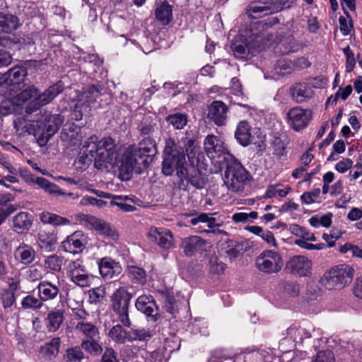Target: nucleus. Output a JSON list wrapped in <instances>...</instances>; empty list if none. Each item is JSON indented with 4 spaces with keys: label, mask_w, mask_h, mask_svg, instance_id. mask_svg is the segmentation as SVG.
Instances as JSON below:
<instances>
[{
    "label": "nucleus",
    "mask_w": 362,
    "mask_h": 362,
    "mask_svg": "<svg viewBox=\"0 0 362 362\" xmlns=\"http://www.w3.org/2000/svg\"><path fill=\"white\" fill-rule=\"evenodd\" d=\"M157 153V147L149 139L141 140L138 145H129L123 152L116 165L123 180H129L133 172L142 173Z\"/></svg>",
    "instance_id": "obj_1"
},
{
    "label": "nucleus",
    "mask_w": 362,
    "mask_h": 362,
    "mask_svg": "<svg viewBox=\"0 0 362 362\" xmlns=\"http://www.w3.org/2000/svg\"><path fill=\"white\" fill-rule=\"evenodd\" d=\"M98 138L93 135L83 146L84 153L90 156L89 160L94 159V165L98 169L115 166L118 162L121 146L112 137H104L97 141Z\"/></svg>",
    "instance_id": "obj_2"
},
{
    "label": "nucleus",
    "mask_w": 362,
    "mask_h": 362,
    "mask_svg": "<svg viewBox=\"0 0 362 362\" xmlns=\"http://www.w3.org/2000/svg\"><path fill=\"white\" fill-rule=\"evenodd\" d=\"M187 166L186 153L183 147L177 145L173 139H168L163 154V173L170 176L175 171L177 177H183L184 170Z\"/></svg>",
    "instance_id": "obj_3"
},
{
    "label": "nucleus",
    "mask_w": 362,
    "mask_h": 362,
    "mask_svg": "<svg viewBox=\"0 0 362 362\" xmlns=\"http://www.w3.org/2000/svg\"><path fill=\"white\" fill-rule=\"evenodd\" d=\"M354 274V269L351 266L338 265L325 273L322 283L328 290H339L351 282Z\"/></svg>",
    "instance_id": "obj_4"
},
{
    "label": "nucleus",
    "mask_w": 362,
    "mask_h": 362,
    "mask_svg": "<svg viewBox=\"0 0 362 362\" xmlns=\"http://www.w3.org/2000/svg\"><path fill=\"white\" fill-rule=\"evenodd\" d=\"M223 179L228 189L239 192L244 189L245 182L248 180V173L239 161L233 159L228 163Z\"/></svg>",
    "instance_id": "obj_5"
},
{
    "label": "nucleus",
    "mask_w": 362,
    "mask_h": 362,
    "mask_svg": "<svg viewBox=\"0 0 362 362\" xmlns=\"http://www.w3.org/2000/svg\"><path fill=\"white\" fill-rule=\"evenodd\" d=\"M235 57L245 59L250 55H255L262 49V37L259 35H252L249 37L237 36L230 45Z\"/></svg>",
    "instance_id": "obj_6"
},
{
    "label": "nucleus",
    "mask_w": 362,
    "mask_h": 362,
    "mask_svg": "<svg viewBox=\"0 0 362 362\" xmlns=\"http://www.w3.org/2000/svg\"><path fill=\"white\" fill-rule=\"evenodd\" d=\"M100 86L92 85L83 89L77 95V101L71 112V117L76 121L81 120L85 114L90 110V105L94 103L101 95Z\"/></svg>",
    "instance_id": "obj_7"
},
{
    "label": "nucleus",
    "mask_w": 362,
    "mask_h": 362,
    "mask_svg": "<svg viewBox=\"0 0 362 362\" xmlns=\"http://www.w3.org/2000/svg\"><path fill=\"white\" fill-rule=\"evenodd\" d=\"M133 295L125 287L117 288L111 297L112 308L120 322L125 327L131 326L129 306Z\"/></svg>",
    "instance_id": "obj_8"
},
{
    "label": "nucleus",
    "mask_w": 362,
    "mask_h": 362,
    "mask_svg": "<svg viewBox=\"0 0 362 362\" xmlns=\"http://www.w3.org/2000/svg\"><path fill=\"white\" fill-rule=\"evenodd\" d=\"M284 265L281 255L273 250L262 251L255 259V266L257 269L267 274H273L279 272Z\"/></svg>",
    "instance_id": "obj_9"
},
{
    "label": "nucleus",
    "mask_w": 362,
    "mask_h": 362,
    "mask_svg": "<svg viewBox=\"0 0 362 362\" xmlns=\"http://www.w3.org/2000/svg\"><path fill=\"white\" fill-rule=\"evenodd\" d=\"M296 0H276L271 6L266 3L252 2L247 9V14L250 18H259L266 15L278 13L283 9L289 8Z\"/></svg>",
    "instance_id": "obj_10"
},
{
    "label": "nucleus",
    "mask_w": 362,
    "mask_h": 362,
    "mask_svg": "<svg viewBox=\"0 0 362 362\" xmlns=\"http://www.w3.org/2000/svg\"><path fill=\"white\" fill-rule=\"evenodd\" d=\"M77 220L89 229L95 230L100 235L116 240L118 238V233L111 225L104 220L98 218L96 216L80 214L76 216Z\"/></svg>",
    "instance_id": "obj_11"
},
{
    "label": "nucleus",
    "mask_w": 362,
    "mask_h": 362,
    "mask_svg": "<svg viewBox=\"0 0 362 362\" xmlns=\"http://www.w3.org/2000/svg\"><path fill=\"white\" fill-rule=\"evenodd\" d=\"M64 90L63 84L59 82L49 86L42 94L37 95L34 100L28 103L25 108L26 113H32L42 106L49 104Z\"/></svg>",
    "instance_id": "obj_12"
},
{
    "label": "nucleus",
    "mask_w": 362,
    "mask_h": 362,
    "mask_svg": "<svg viewBox=\"0 0 362 362\" xmlns=\"http://www.w3.org/2000/svg\"><path fill=\"white\" fill-rule=\"evenodd\" d=\"M66 271L71 281L75 284L81 287L90 286L92 279L81 261H71L66 267Z\"/></svg>",
    "instance_id": "obj_13"
},
{
    "label": "nucleus",
    "mask_w": 362,
    "mask_h": 362,
    "mask_svg": "<svg viewBox=\"0 0 362 362\" xmlns=\"http://www.w3.org/2000/svg\"><path fill=\"white\" fill-rule=\"evenodd\" d=\"M312 262L303 255L291 257L286 264L285 271L298 276H307L311 274Z\"/></svg>",
    "instance_id": "obj_14"
},
{
    "label": "nucleus",
    "mask_w": 362,
    "mask_h": 362,
    "mask_svg": "<svg viewBox=\"0 0 362 362\" xmlns=\"http://www.w3.org/2000/svg\"><path fill=\"white\" fill-rule=\"evenodd\" d=\"M312 118V112L308 109H303L300 107L291 108L287 112L288 124L296 131L305 128Z\"/></svg>",
    "instance_id": "obj_15"
},
{
    "label": "nucleus",
    "mask_w": 362,
    "mask_h": 362,
    "mask_svg": "<svg viewBox=\"0 0 362 362\" xmlns=\"http://www.w3.org/2000/svg\"><path fill=\"white\" fill-rule=\"evenodd\" d=\"M27 68L24 66H14L6 72L0 74V87L4 85H21L25 86L27 83Z\"/></svg>",
    "instance_id": "obj_16"
},
{
    "label": "nucleus",
    "mask_w": 362,
    "mask_h": 362,
    "mask_svg": "<svg viewBox=\"0 0 362 362\" xmlns=\"http://www.w3.org/2000/svg\"><path fill=\"white\" fill-rule=\"evenodd\" d=\"M135 307L148 318V320L156 322L159 318L158 307L152 296L142 295L136 300Z\"/></svg>",
    "instance_id": "obj_17"
},
{
    "label": "nucleus",
    "mask_w": 362,
    "mask_h": 362,
    "mask_svg": "<svg viewBox=\"0 0 362 362\" xmlns=\"http://www.w3.org/2000/svg\"><path fill=\"white\" fill-rule=\"evenodd\" d=\"M206 240L198 235H190L182 238L180 247L187 257H192L195 253L205 251Z\"/></svg>",
    "instance_id": "obj_18"
},
{
    "label": "nucleus",
    "mask_w": 362,
    "mask_h": 362,
    "mask_svg": "<svg viewBox=\"0 0 362 362\" xmlns=\"http://www.w3.org/2000/svg\"><path fill=\"white\" fill-rule=\"evenodd\" d=\"M207 118L217 126L226 124L228 117L227 105L219 100H215L208 106Z\"/></svg>",
    "instance_id": "obj_19"
},
{
    "label": "nucleus",
    "mask_w": 362,
    "mask_h": 362,
    "mask_svg": "<svg viewBox=\"0 0 362 362\" xmlns=\"http://www.w3.org/2000/svg\"><path fill=\"white\" fill-rule=\"evenodd\" d=\"M185 175L183 177H177L179 179V187L186 188L188 184L197 189H202L204 187V180L202 177L199 170L194 166L188 168L187 166L184 170Z\"/></svg>",
    "instance_id": "obj_20"
},
{
    "label": "nucleus",
    "mask_w": 362,
    "mask_h": 362,
    "mask_svg": "<svg viewBox=\"0 0 362 362\" xmlns=\"http://www.w3.org/2000/svg\"><path fill=\"white\" fill-rule=\"evenodd\" d=\"M148 235L162 248L170 249L174 245L173 235L168 229L151 228L148 232Z\"/></svg>",
    "instance_id": "obj_21"
},
{
    "label": "nucleus",
    "mask_w": 362,
    "mask_h": 362,
    "mask_svg": "<svg viewBox=\"0 0 362 362\" xmlns=\"http://www.w3.org/2000/svg\"><path fill=\"white\" fill-rule=\"evenodd\" d=\"M84 237L85 235L83 231H75L62 242L61 247L66 252L73 254L81 252L85 248V245L83 243Z\"/></svg>",
    "instance_id": "obj_22"
},
{
    "label": "nucleus",
    "mask_w": 362,
    "mask_h": 362,
    "mask_svg": "<svg viewBox=\"0 0 362 362\" xmlns=\"http://www.w3.org/2000/svg\"><path fill=\"white\" fill-rule=\"evenodd\" d=\"M204 146L207 156L212 159L220 157L227 151L223 146V141L214 134L208 135L205 138Z\"/></svg>",
    "instance_id": "obj_23"
},
{
    "label": "nucleus",
    "mask_w": 362,
    "mask_h": 362,
    "mask_svg": "<svg viewBox=\"0 0 362 362\" xmlns=\"http://www.w3.org/2000/svg\"><path fill=\"white\" fill-rule=\"evenodd\" d=\"M290 94L293 100L298 103L306 102L314 95V91L306 83H296L290 88Z\"/></svg>",
    "instance_id": "obj_24"
},
{
    "label": "nucleus",
    "mask_w": 362,
    "mask_h": 362,
    "mask_svg": "<svg viewBox=\"0 0 362 362\" xmlns=\"http://www.w3.org/2000/svg\"><path fill=\"white\" fill-rule=\"evenodd\" d=\"M98 267L101 276L107 279L118 276L122 272V267L119 263L107 257L103 258Z\"/></svg>",
    "instance_id": "obj_25"
},
{
    "label": "nucleus",
    "mask_w": 362,
    "mask_h": 362,
    "mask_svg": "<svg viewBox=\"0 0 362 362\" xmlns=\"http://www.w3.org/2000/svg\"><path fill=\"white\" fill-rule=\"evenodd\" d=\"M14 127L20 134L28 133L37 137L40 134L39 122H30L23 117H19L14 121Z\"/></svg>",
    "instance_id": "obj_26"
},
{
    "label": "nucleus",
    "mask_w": 362,
    "mask_h": 362,
    "mask_svg": "<svg viewBox=\"0 0 362 362\" xmlns=\"http://www.w3.org/2000/svg\"><path fill=\"white\" fill-rule=\"evenodd\" d=\"M37 291L42 301L53 300L59 293V284L57 285L48 281H43L38 284Z\"/></svg>",
    "instance_id": "obj_27"
},
{
    "label": "nucleus",
    "mask_w": 362,
    "mask_h": 362,
    "mask_svg": "<svg viewBox=\"0 0 362 362\" xmlns=\"http://www.w3.org/2000/svg\"><path fill=\"white\" fill-rule=\"evenodd\" d=\"M33 216L28 212H20L13 218V228L18 233L30 230L33 223Z\"/></svg>",
    "instance_id": "obj_28"
},
{
    "label": "nucleus",
    "mask_w": 362,
    "mask_h": 362,
    "mask_svg": "<svg viewBox=\"0 0 362 362\" xmlns=\"http://www.w3.org/2000/svg\"><path fill=\"white\" fill-rule=\"evenodd\" d=\"M75 329L78 334L83 337V339L100 338L98 327L91 322H78Z\"/></svg>",
    "instance_id": "obj_29"
},
{
    "label": "nucleus",
    "mask_w": 362,
    "mask_h": 362,
    "mask_svg": "<svg viewBox=\"0 0 362 362\" xmlns=\"http://www.w3.org/2000/svg\"><path fill=\"white\" fill-rule=\"evenodd\" d=\"M57 241V235L53 232L41 230L37 235V245L45 252L54 250Z\"/></svg>",
    "instance_id": "obj_30"
},
{
    "label": "nucleus",
    "mask_w": 362,
    "mask_h": 362,
    "mask_svg": "<svg viewBox=\"0 0 362 362\" xmlns=\"http://www.w3.org/2000/svg\"><path fill=\"white\" fill-rule=\"evenodd\" d=\"M60 344V338L54 337L49 342L40 346V354L46 360H52L58 354Z\"/></svg>",
    "instance_id": "obj_31"
},
{
    "label": "nucleus",
    "mask_w": 362,
    "mask_h": 362,
    "mask_svg": "<svg viewBox=\"0 0 362 362\" xmlns=\"http://www.w3.org/2000/svg\"><path fill=\"white\" fill-rule=\"evenodd\" d=\"M250 130L251 127L245 120L240 121L237 126L235 137L243 146H247L252 142Z\"/></svg>",
    "instance_id": "obj_32"
},
{
    "label": "nucleus",
    "mask_w": 362,
    "mask_h": 362,
    "mask_svg": "<svg viewBox=\"0 0 362 362\" xmlns=\"http://www.w3.org/2000/svg\"><path fill=\"white\" fill-rule=\"evenodd\" d=\"M80 129L76 125L64 128L61 133L62 141L69 146H76L81 144L82 136L79 134Z\"/></svg>",
    "instance_id": "obj_33"
},
{
    "label": "nucleus",
    "mask_w": 362,
    "mask_h": 362,
    "mask_svg": "<svg viewBox=\"0 0 362 362\" xmlns=\"http://www.w3.org/2000/svg\"><path fill=\"white\" fill-rule=\"evenodd\" d=\"M35 252L26 244H21L15 250V257L23 264H30L35 259Z\"/></svg>",
    "instance_id": "obj_34"
},
{
    "label": "nucleus",
    "mask_w": 362,
    "mask_h": 362,
    "mask_svg": "<svg viewBox=\"0 0 362 362\" xmlns=\"http://www.w3.org/2000/svg\"><path fill=\"white\" fill-rule=\"evenodd\" d=\"M64 311L54 310L50 311L45 319L47 328L49 332H56L61 327L64 321Z\"/></svg>",
    "instance_id": "obj_35"
},
{
    "label": "nucleus",
    "mask_w": 362,
    "mask_h": 362,
    "mask_svg": "<svg viewBox=\"0 0 362 362\" xmlns=\"http://www.w3.org/2000/svg\"><path fill=\"white\" fill-rule=\"evenodd\" d=\"M155 15L162 25H166L173 20L172 6L167 1H164L157 6Z\"/></svg>",
    "instance_id": "obj_36"
},
{
    "label": "nucleus",
    "mask_w": 362,
    "mask_h": 362,
    "mask_svg": "<svg viewBox=\"0 0 362 362\" xmlns=\"http://www.w3.org/2000/svg\"><path fill=\"white\" fill-rule=\"evenodd\" d=\"M18 27V18L12 14L0 12V33H10Z\"/></svg>",
    "instance_id": "obj_37"
},
{
    "label": "nucleus",
    "mask_w": 362,
    "mask_h": 362,
    "mask_svg": "<svg viewBox=\"0 0 362 362\" xmlns=\"http://www.w3.org/2000/svg\"><path fill=\"white\" fill-rule=\"evenodd\" d=\"M37 185L42 189L45 192L48 193L50 195H62V196H69L72 197L74 195L73 193H65L64 192L59 189V187L48 180L40 177V179H37Z\"/></svg>",
    "instance_id": "obj_38"
},
{
    "label": "nucleus",
    "mask_w": 362,
    "mask_h": 362,
    "mask_svg": "<svg viewBox=\"0 0 362 362\" xmlns=\"http://www.w3.org/2000/svg\"><path fill=\"white\" fill-rule=\"evenodd\" d=\"M40 219L45 224H51L54 226H66L71 223V221L66 218L48 211L41 213Z\"/></svg>",
    "instance_id": "obj_39"
},
{
    "label": "nucleus",
    "mask_w": 362,
    "mask_h": 362,
    "mask_svg": "<svg viewBox=\"0 0 362 362\" xmlns=\"http://www.w3.org/2000/svg\"><path fill=\"white\" fill-rule=\"evenodd\" d=\"M108 336L117 344H124L129 342V331L124 329L119 325L113 326L110 329Z\"/></svg>",
    "instance_id": "obj_40"
},
{
    "label": "nucleus",
    "mask_w": 362,
    "mask_h": 362,
    "mask_svg": "<svg viewBox=\"0 0 362 362\" xmlns=\"http://www.w3.org/2000/svg\"><path fill=\"white\" fill-rule=\"evenodd\" d=\"M215 214H206L201 213L198 214L196 217L192 218L190 220V223L193 226L197 225L199 223H207V226L209 228H213L215 227H220L223 226V222L221 221L220 223L216 222V219L213 216Z\"/></svg>",
    "instance_id": "obj_41"
},
{
    "label": "nucleus",
    "mask_w": 362,
    "mask_h": 362,
    "mask_svg": "<svg viewBox=\"0 0 362 362\" xmlns=\"http://www.w3.org/2000/svg\"><path fill=\"white\" fill-rule=\"evenodd\" d=\"M128 275L133 283L144 285L146 281V272L141 267L129 266Z\"/></svg>",
    "instance_id": "obj_42"
},
{
    "label": "nucleus",
    "mask_w": 362,
    "mask_h": 362,
    "mask_svg": "<svg viewBox=\"0 0 362 362\" xmlns=\"http://www.w3.org/2000/svg\"><path fill=\"white\" fill-rule=\"evenodd\" d=\"M152 337L151 332L148 329H132L129 331V342L145 341Z\"/></svg>",
    "instance_id": "obj_43"
},
{
    "label": "nucleus",
    "mask_w": 362,
    "mask_h": 362,
    "mask_svg": "<svg viewBox=\"0 0 362 362\" xmlns=\"http://www.w3.org/2000/svg\"><path fill=\"white\" fill-rule=\"evenodd\" d=\"M287 334L293 339V341L302 343L305 339L311 337L310 332L300 327L291 326L287 329Z\"/></svg>",
    "instance_id": "obj_44"
},
{
    "label": "nucleus",
    "mask_w": 362,
    "mask_h": 362,
    "mask_svg": "<svg viewBox=\"0 0 362 362\" xmlns=\"http://www.w3.org/2000/svg\"><path fill=\"white\" fill-rule=\"evenodd\" d=\"M36 97H37V89L34 86H30L22 90L13 99L16 101V105L20 106L31 98H35Z\"/></svg>",
    "instance_id": "obj_45"
},
{
    "label": "nucleus",
    "mask_w": 362,
    "mask_h": 362,
    "mask_svg": "<svg viewBox=\"0 0 362 362\" xmlns=\"http://www.w3.org/2000/svg\"><path fill=\"white\" fill-rule=\"evenodd\" d=\"M64 359L65 362H85L86 358L81 347L75 346L66 350Z\"/></svg>",
    "instance_id": "obj_46"
},
{
    "label": "nucleus",
    "mask_w": 362,
    "mask_h": 362,
    "mask_svg": "<svg viewBox=\"0 0 362 362\" xmlns=\"http://www.w3.org/2000/svg\"><path fill=\"white\" fill-rule=\"evenodd\" d=\"M286 137L275 136L271 141V148L273 155L281 158L286 154Z\"/></svg>",
    "instance_id": "obj_47"
},
{
    "label": "nucleus",
    "mask_w": 362,
    "mask_h": 362,
    "mask_svg": "<svg viewBox=\"0 0 362 362\" xmlns=\"http://www.w3.org/2000/svg\"><path fill=\"white\" fill-rule=\"evenodd\" d=\"M99 338L93 339H83L81 342V349H85L92 355H98L102 351L103 348L98 343Z\"/></svg>",
    "instance_id": "obj_48"
},
{
    "label": "nucleus",
    "mask_w": 362,
    "mask_h": 362,
    "mask_svg": "<svg viewBox=\"0 0 362 362\" xmlns=\"http://www.w3.org/2000/svg\"><path fill=\"white\" fill-rule=\"evenodd\" d=\"M40 127V134L37 136L39 142L47 143L48 140L58 131L57 129L52 123H48L45 126V129H42V122H39Z\"/></svg>",
    "instance_id": "obj_49"
},
{
    "label": "nucleus",
    "mask_w": 362,
    "mask_h": 362,
    "mask_svg": "<svg viewBox=\"0 0 362 362\" xmlns=\"http://www.w3.org/2000/svg\"><path fill=\"white\" fill-rule=\"evenodd\" d=\"M352 90L353 88L351 85L346 86L344 88L340 87L337 92L334 95L330 96L327 99L326 105H327L329 103H332V105H335L337 103L339 98H341L344 100H346L352 93Z\"/></svg>",
    "instance_id": "obj_50"
},
{
    "label": "nucleus",
    "mask_w": 362,
    "mask_h": 362,
    "mask_svg": "<svg viewBox=\"0 0 362 362\" xmlns=\"http://www.w3.org/2000/svg\"><path fill=\"white\" fill-rule=\"evenodd\" d=\"M21 305L25 309H38L43 305V301L40 298L28 295L22 300Z\"/></svg>",
    "instance_id": "obj_51"
},
{
    "label": "nucleus",
    "mask_w": 362,
    "mask_h": 362,
    "mask_svg": "<svg viewBox=\"0 0 362 362\" xmlns=\"http://www.w3.org/2000/svg\"><path fill=\"white\" fill-rule=\"evenodd\" d=\"M63 258L57 255H52L45 261V267L52 271L59 272L62 269Z\"/></svg>",
    "instance_id": "obj_52"
},
{
    "label": "nucleus",
    "mask_w": 362,
    "mask_h": 362,
    "mask_svg": "<svg viewBox=\"0 0 362 362\" xmlns=\"http://www.w3.org/2000/svg\"><path fill=\"white\" fill-rule=\"evenodd\" d=\"M139 131H140L141 134L144 136L142 140L149 139L156 146V141L153 138L155 133L156 132V127L155 124H152L150 123L148 124L146 122H142L139 125Z\"/></svg>",
    "instance_id": "obj_53"
},
{
    "label": "nucleus",
    "mask_w": 362,
    "mask_h": 362,
    "mask_svg": "<svg viewBox=\"0 0 362 362\" xmlns=\"http://www.w3.org/2000/svg\"><path fill=\"white\" fill-rule=\"evenodd\" d=\"M16 101L13 98L4 100L0 103V118L13 113L16 110Z\"/></svg>",
    "instance_id": "obj_54"
},
{
    "label": "nucleus",
    "mask_w": 362,
    "mask_h": 362,
    "mask_svg": "<svg viewBox=\"0 0 362 362\" xmlns=\"http://www.w3.org/2000/svg\"><path fill=\"white\" fill-rule=\"evenodd\" d=\"M167 121L169 124H172L175 129H182L187 124V117L182 114H175L169 115L167 117Z\"/></svg>",
    "instance_id": "obj_55"
},
{
    "label": "nucleus",
    "mask_w": 362,
    "mask_h": 362,
    "mask_svg": "<svg viewBox=\"0 0 362 362\" xmlns=\"http://www.w3.org/2000/svg\"><path fill=\"white\" fill-rule=\"evenodd\" d=\"M257 216L258 214L256 211H251L250 213L238 212L232 216V220L235 223H247L250 219H256Z\"/></svg>",
    "instance_id": "obj_56"
},
{
    "label": "nucleus",
    "mask_w": 362,
    "mask_h": 362,
    "mask_svg": "<svg viewBox=\"0 0 362 362\" xmlns=\"http://www.w3.org/2000/svg\"><path fill=\"white\" fill-rule=\"evenodd\" d=\"M210 272L215 274L223 273L225 264L216 256H211L209 259Z\"/></svg>",
    "instance_id": "obj_57"
},
{
    "label": "nucleus",
    "mask_w": 362,
    "mask_h": 362,
    "mask_svg": "<svg viewBox=\"0 0 362 362\" xmlns=\"http://www.w3.org/2000/svg\"><path fill=\"white\" fill-rule=\"evenodd\" d=\"M311 362H334V354L329 350L319 351Z\"/></svg>",
    "instance_id": "obj_58"
},
{
    "label": "nucleus",
    "mask_w": 362,
    "mask_h": 362,
    "mask_svg": "<svg viewBox=\"0 0 362 362\" xmlns=\"http://www.w3.org/2000/svg\"><path fill=\"white\" fill-rule=\"evenodd\" d=\"M343 52L346 57V70L347 72H351L356 64L354 53L351 50L349 46H346L344 48Z\"/></svg>",
    "instance_id": "obj_59"
},
{
    "label": "nucleus",
    "mask_w": 362,
    "mask_h": 362,
    "mask_svg": "<svg viewBox=\"0 0 362 362\" xmlns=\"http://www.w3.org/2000/svg\"><path fill=\"white\" fill-rule=\"evenodd\" d=\"M276 71L279 75H286L291 73V64L284 59H279L276 65Z\"/></svg>",
    "instance_id": "obj_60"
},
{
    "label": "nucleus",
    "mask_w": 362,
    "mask_h": 362,
    "mask_svg": "<svg viewBox=\"0 0 362 362\" xmlns=\"http://www.w3.org/2000/svg\"><path fill=\"white\" fill-rule=\"evenodd\" d=\"M320 193V189H316L313 192H306L301 195L300 199L303 203L310 204L315 202V199L319 197Z\"/></svg>",
    "instance_id": "obj_61"
},
{
    "label": "nucleus",
    "mask_w": 362,
    "mask_h": 362,
    "mask_svg": "<svg viewBox=\"0 0 362 362\" xmlns=\"http://www.w3.org/2000/svg\"><path fill=\"white\" fill-rule=\"evenodd\" d=\"M2 304L4 308H10L15 302V295L13 292L5 291L2 296Z\"/></svg>",
    "instance_id": "obj_62"
},
{
    "label": "nucleus",
    "mask_w": 362,
    "mask_h": 362,
    "mask_svg": "<svg viewBox=\"0 0 362 362\" xmlns=\"http://www.w3.org/2000/svg\"><path fill=\"white\" fill-rule=\"evenodd\" d=\"M340 31L343 35L346 36L350 33L352 25L351 21H349L346 18L341 16L339 19Z\"/></svg>",
    "instance_id": "obj_63"
},
{
    "label": "nucleus",
    "mask_w": 362,
    "mask_h": 362,
    "mask_svg": "<svg viewBox=\"0 0 362 362\" xmlns=\"http://www.w3.org/2000/svg\"><path fill=\"white\" fill-rule=\"evenodd\" d=\"M102 362H118L116 353L112 348H106L103 355Z\"/></svg>",
    "instance_id": "obj_64"
}]
</instances>
